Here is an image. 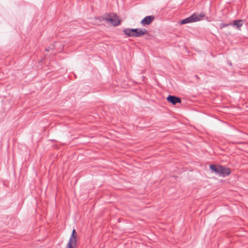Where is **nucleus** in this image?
<instances>
[{
    "instance_id": "obj_1",
    "label": "nucleus",
    "mask_w": 248,
    "mask_h": 248,
    "mask_svg": "<svg viewBox=\"0 0 248 248\" xmlns=\"http://www.w3.org/2000/svg\"><path fill=\"white\" fill-rule=\"evenodd\" d=\"M210 169L219 176L225 177L231 173V170L229 168L222 166H215L211 165Z\"/></svg>"
},
{
    "instance_id": "obj_2",
    "label": "nucleus",
    "mask_w": 248,
    "mask_h": 248,
    "mask_svg": "<svg viewBox=\"0 0 248 248\" xmlns=\"http://www.w3.org/2000/svg\"><path fill=\"white\" fill-rule=\"evenodd\" d=\"M205 16V15L203 13H200V14H194L190 16H189L184 19L181 21V24H185L187 23H192L200 21L203 19Z\"/></svg>"
},
{
    "instance_id": "obj_3",
    "label": "nucleus",
    "mask_w": 248,
    "mask_h": 248,
    "mask_svg": "<svg viewBox=\"0 0 248 248\" xmlns=\"http://www.w3.org/2000/svg\"><path fill=\"white\" fill-rule=\"evenodd\" d=\"M103 19L107 21L108 23L113 26H117L120 24L121 21L118 16L115 14H109L102 17Z\"/></svg>"
},
{
    "instance_id": "obj_4",
    "label": "nucleus",
    "mask_w": 248,
    "mask_h": 248,
    "mask_svg": "<svg viewBox=\"0 0 248 248\" xmlns=\"http://www.w3.org/2000/svg\"><path fill=\"white\" fill-rule=\"evenodd\" d=\"M77 244V233L75 229H73L69 241L65 248H75Z\"/></svg>"
},
{
    "instance_id": "obj_5",
    "label": "nucleus",
    "mask_w": 248,
    "mask_h": 248,
    "mask_svg": "<svg viewBox=\"0 0 248 248\" xmlns=\"http://www.w3.org/2000/svg\"><path fill=\"white\" fill-rule=\"evenodd\" d=\"M134 37H139L147 33V31L145 29H133Z\"/></svg>"
},
{
    "instance_id": "obj_6",
    "label": "nucleus",
    "mask_w": 248,
    "mask_h": 248,
    "mask_svg": "<svg viewBox=\"0 0 248 248\" xmlns=\"http://www.w3.org/2000/svg\"><path fill=\"white\" fill-rule=\"evenodd\" d=\"M155 19L154 16H145L140 22L142 26L149 25Z\"/></svg>"
},
{
    "instance_id": "obj_7",
    "label": "nucleus",
    "mask_w": 248,
    "mask_h": 248,
    "mask_svg": "<svg viewBox=\"0 0 248 248\" xmlns=\"http://www.w3.org/2000/svg\"><path fill=\"white\" fill-rule=\"evenodd\" d=\"M167 100L173 105H175L176 103H180L181 102V99L175 96L169 95L167 98Z\"/></svg>"
},
{
    "instance_id": "obj_8",
    "label": "nucleus",
    "mask_w": 248,
    "mask_h": 248,
    "mask_svg": "<svg viewBox=\"0 0 248 248\" xmlns=\"http://www.w3.org/2000/svg\"><path fill=\"white\" fill-rule=\"evenodd\" d=\"M244 22V21L243 20H234L233 23H232V26H236L237 29H239L243 25Z\"/></svg>"
},
{
    "instance_id": "obj_9",
    "label": "nucleus",
    "mask_w": 248,
    "mask_h": 248,
    "mask_svg": "<svg viewBox=\"0 0 248 248\" xmlns=\"http://www.w3.org/2000/svg\"><path fill=\"white\" fill-rule=\"evenodd\" d=\"M135 31L133 30V29H129L127 28L124 30V32L125 35L129 37H134V32Z\"/></svg>"
},
{
    "instance_id": "obj_10",
    "label": "nucleus",
    "mask_w": 248,
    "mask_h": 248,
    "mask_svg": "<svg viewBox=\"0 0 248 248\" xmlns=\"http://www.w3.org/2000/svg\"><path fill=\"white\" fill-rule=\"evenodd\" d=\"M229 26H232V23H230L229 24L221 23L220 24V29H222L223 28L227 27Z\"/></svg>"
},
{
    "instance_id": "obj_11",
    "label": "nucleus",
    "mask_w": 248,
    "mask_h": 248,
    "mask_svg": "<svg viewBox=\"0 0 248 248\" xmlns=\"http://www.w3.org/2000/svg\"><path fill=\"white\" fill-rule=\"evenodd\" d=\"M228 64L230 65H232V63L231 62H228Z\"/></svg>"
},
{
    "instance_id": "obj_12",
    "label": "nucleus",
    "mask_w": 248,
    "mask_h": 248,
    "mask_svg": "<svg viewBox=\"0 0 248 248\" xmlns=\"http://www.w3.org/2000/svg\"><path fill=\"white\" fill-rule=\"evenodd\" d=\"M46 51H49L48 49H47V48H46Z\"/></svg>"
}]
</instances>
